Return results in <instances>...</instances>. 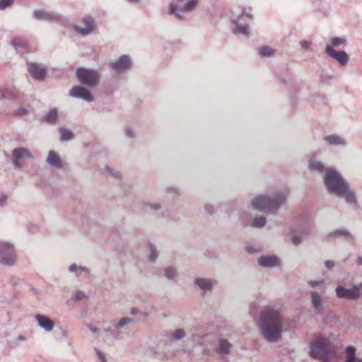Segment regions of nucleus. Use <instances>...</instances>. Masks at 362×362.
<instances>
[{
	"mask_svg": "<svg viewBox=\"0 0 362 362\" xmlns=\"http://www.w3.org/2000/svg\"><path fill=\"white\" fill-rule=\"evenodd\" d=\"M204 209L209 214H212L215 211L214 206L210 204H205Z\"/></svg>",
	"mask_w": 362,
	"mask_h": 362,
	"instance_id": "nucleus-49",
	"label": "nucleus"
},
{
	"mask_svg": "<svg viewBox=\"0 0 362 362\" xmlns=\"http://www.w3.org/2000/svg\"><path fill=\"white\" fill-rule=\"evenodd\" d=\"M130 313H131V314L132 315H136L138 313V309L136 308H133L131 309V312Z\"/></svg>",
	"mask_w": 362,
	"mask_h": 362,
	"instance_id": "nucleus-57",
	"label": "nucleus"
},
{
	"mask_svg": "<svg viewBox=\"0 0 362 362\" xmlns=\"http://www.w3.org/2000/svg\"><path fill=\"white\" fill-rule=\"evenodd\" d=\"M59 131L61 134L62 141H69L73 139L74 134L70 129H68L64 127H60L59 128Z\"/></svg>",
	"mask_w": 362,
	"mask_h": 362,
	"instance_id": "nucleus-31",
	"label": "nucleus"
},
{
	"mask_svg": "<svg viewBox=\"0 0 362 362\" xmlns=\"http://www.w3.org/2000/svg\"><path fill=\"white\" fill-rule=\"evenodd\" d=\"M259 54L262 57H271L275 54V49L269 46H264L259 49Z\"/></svg>",
	"mask_w": 362,
	"mask_h": 362,
	"instance_id": "nucleus-32",
	"label": "nucleus"
},
{
	"mask_svg": "<svg viewBox=\"0 0 362 362\" xmlns=\"http://www.w3.org/2000/svg\"><path fill=\"white\" fill-rule=\"evenodd\" d=\"M19 281H20L19 278L14 276H11L9 278V282L13 286L17 285L18 284Z\"/></svg>",
	"mask_w": 362,
	"mask_h": 362,
	"instance_id": "nucleus-50",
	"label": "nucleus"
},
{
	"mask_svg": "<svg viewBox=\"0 0 362 362\" xmlns=\"http://www.w3.org/2000/svg\"><path fill=\"white\" fill-rule=\"evenodd\" d=\"M308 165L310 170H315L317 173H325L326 170L324 164L315 158L310 159Z\"/></svg>",
	"mask_w": 362,
	"mask_h": 362,
	"instance_id": "nucleus-28",
	"label": "nucleus"
},
{
	"mask_svg": "<svg viewBox=\"0 0 362 362\" xmlns=\"http://www.w3.org/2000/svg\"><path fill=\"white\" fill-rule=\"evenodd\" d=\"M286 201V194L281 191L274 193L273 196L261 194L252 200L254 209L263 211L274 213Z\"/></svg>",
	"mask_w": 362,
	"mask_h": 362,
	"instance_id": "nucleus-3",
	"label": "nucleus"
},
{
	"mask_svg": "<svg viewBox=\"0 0 362 362\" xmlns=\"http://www.w3.org/2000/svg\"><path fill=\"white\" fill-rule=\"evenodd\" d=\"M46 161L52 168H61L62 167V161L59 154L54 151L49 152Z\"/></svg>",
	"mask_w": 362,
	"mask_h": 362,
	"instance_id": "nucleus-22",
	"label": "nucleus"
},
{
	"mask_svg": "<svg viewBox=\"0 0 362 362\" xmlns=\"http://www.w3.org/2000/svg\"><path fill=\"white\" fill-rule=\"evenodd\" d=\"M259 329L265 340L270 343L276 342L283 332V319L277 311L267 309L259 316Z\"/></svg>",
	"mask_w": 362,
	"mask_h": 362,
	"instance_id": "nucleus-2",
	"label": "nucleus"
},
{
	"mask_svg": "<svg viewBox=\"0 0 362 362\" xmlns=\"http://www.w3.org/2000/svg\"><path fill=\"white\" fill-rule=\"evenodd\" d=\"M125 136L131 139H134L136 137V134L134 129L130 126H126L124 127Z\"/></svg>",
	"mask_w": 362,
	"mask_h": 362,
	"instance_id": "nucleus-42",
	"label": "nucleus"
},
{
	"mask_svg": "<svg viewBox=\"0 0 362 362\" xmlns=\"http://www.w3.org/2000/svg\"><path fill=\"white\" fill-rule=\"evenodd\" d=\"M33 17L37 21H51L65 25L67 23V18L53 11H47L45 9H37L33 13Z\"/></svg>",
	"mask_w": 362,
	"mask_h": 362,
	"instance_id": "nucleus-9",
	"label": "nucleus"
},
{
	"mask_svg": "<svg viewBox=\"0 0 362 362\" xmlns=\"http://www.w3.org/2000/svg\"><path fill=\"white\" fill-rule=\"evenodd\" d=\"M26 339H27L26 337L22 334L18 335L17 337L18 341H26Z\"/></svg>",
	"mask_w": 362,
	"mask_h": 362,
	"instance_id": "nucleus-55",
	"label": "nucleus"
},
{
	"mask_svg": "<svg viewBox=\"0 0 362 362\" xmlns=\"http://www.w3.org/2000/svg\"><path fill=\"white\" fill-rule=\"evenodd\" d=\"M325 265L327 269H332L335 264L332 261L327 260L325 262Z\"/></svg>",
	"mask_w": 362,
	"mask_h": 362,
	"instance_id": "nucleus-52",
	"label": "nucleus"
},
{
	"mask_svg": "<svg viewBox=\"0 0 362 362\" xmlns=\"http://www.w3.org/2000/svg\"><path fill=\"white\" fill-rule=\"evenodd\" d=\"M291 242L294 245L297 246L302 243V240L300 236L293 233L291 238Z\"/></svg>",
	"mask_w": 362,
	"mask_h": 362,
	"instance_id": "nucleus-45",
	"label": "nucleus"
},
{
	"mask_svg": "<svg viewBox=\"0 0 362 362\" xmlns=\"http://www.w3.org/2000/svg\"><path fill=\"white\" fill-rule=\"evenodd\" d=\"M176 274L177 271L174 267H166L164 270V275L168 279H173L176 276Z\"/></svg>",
	"mask_w": 362,
	"mask_h": 362,
	"instance_id": "nucleus-38",
	"label": "nucleus"
},
{
	"mask_svg": "<svg viewBox=\"0 0 362 362\" xmlns=\"http://www.w3.org/2000/svg\"><path fill=\"white\" fill-rule=\"evenodd\" d=\"M267 223V219L264 216L255 217L252 219L251 226L253 228H263Z\"/></svg>",
	"mask_w": 362,
	"mask_h": 362,
	"instance_id": "nucleus-34",
	"label": "nucleus"
},
{
	"mask_svg": "<svg viewBox=\"0 0 362 362\" xmlns=\"http://www.w3.org/2000/svg\"><path fill=\"white\" fill-rule=\"evenodd\" d=\"M198 6V0H176L169 4L168 12L177 19H184L186 14L192 12Z\"/></svg>",
	"mask_w": 362,
	"mask_h": 362,
	"instance_id": "nucleus-4",
	"label": "nucleus"
},
{
	"mask_svg": "<svg viewBox=\"0 0 362 362\" xmlns=\"http://www.w3.org/2000/svg\"><path fill=\"white\" fill-rule=\"evenodd\" d=\"M28 111L25 108H19L16 111V115L18 116H23L28 115Z\"/></svg>",
	"mask_w": 362,
	"mask_h": 362,
	"instance_id": "nucleus-51",
	"label": "nucleus"
},
{
	"mask_svg": "<svg viewBox=\"0 0 362 362\" xmlns=\"http://www.w3.org/2000/svg\"><path fill=\"white\" fill-rule=\"evenodd\" d=\"M335 351V347L326 338H320L310 346L311 356L323 361L328 360L329 356Z\"/></svg>",
	"mask_w": 362,
	"mask_h": 362,
	"instance_id": "nucleus-7",
	"label": "nucleus"
},
{
	"mask_svg": "<svg viewBox=\"0 0 362 362\" xmlns=\"http://www.w3.org/2000/svg\"><path fill=\"white\" fill-rule=\"evenodd\" d=\"M162 205L159 202H145L144 204V209L146 211H158L160 210Z\"/></svg>",
	"mask_w": 362,
	"mask_h": 362,
	"instance_id": "nucleus-33",
	"label": "nucleus"
},
{
	"mask_svg": "<svg viewBox=\"0 0 362 362\" xmlns=\"http://www.w3.org/2000/svg\"><path fill=\"white\" fill-rule=\"evenodd\" d=\"M327 190L338 197L344 199L349 204H356V193L341 174L334 168H327L323 176Z\"/></svg>",
	"mask_w": 362,
	"mask_h": 362,
	"instance_id": "nucleus-1",
	"label": "nucleus"
},
{
	"mask_svg": "<svg viewBox=\"0 0 362 362\" xmlns=\"http://www.w3.org/2000/svg\"><path fill=\"white\" fill-rule=\"evenodd\" d=\"M300 47L302 50H307L310 48L311 45V42L308 40H302L300 43Z\"/></svg>",
	"mask_w": 362,
	"mask_h": 362,
	"instance_id": "nucleus-47",
	"label": "nucleus"
},
{
	"mask_svg": "<svg viewBox=\"0 0 362 362\" xmlns=\"http://www.w3.org/2000/svg\"><path fill=\"white\" fill-rule=\"evenodd\" d=\"M132 65L130 56L123 54L118 59L108 63V67L116 72L120 73L129 69Z\"/></svg>",
	"mask_w": 362,
	"mask_h": 362,
	"instance_id": "nucleus-11",
	"label": "nucleus"
},
{
	"mask_svg": "<svg viewBox=\"0 0 362 362\" xmlns=\"http://www.w3.org/2000/svg\"><path fill=\"white\" fill-rule=\"evenodd\" d=\"M216 281L212 279L198 277L194 279V284L202 290L203 294L206 291H211Z\"/></svg>",
	"mask_w": 362,
	"mask_h": 362,
	"instance_id": "nucleus-19",
	"label": "nucleus"
},
{
	"mask_svg": "<svg viewBox=\"0 0 362 362\" xmlns=\"http://www.w3.org/2000/svg\"><path fill=\"white\" fill-rule=\"evenodd\" d=\"M13 4V0H0V10H4Z\"/></svg>",
	"mask_w": 362,
	"mask_h": 362,
	"instance_id": "nucleus-43",
	"label": "nucleus"
},
{
	"mask_svg": "<svg viewBox=\"0 0 362 362\" xmlns=\"http://www.w3.org/2000/svg\"><path fill=\"white\" fill-rule=\"evenodd\" d=\"M246 250L249 253H255V252H257V250L255 247H254L253 246H247Z\"/></svg>",
	"mask_w": 362,
	"mask_h": 362,
	"instance_id": "nucleus-53",
	"label": "nucleus"
},
{
	"mask_svg": "<svg viewBox=\"0 0 362 362\" xmlns=\"http://www.w3.org/2000/svg\"><path fill=\"white\" fill-rule=\"evenodd\" d=\"M83 26L76 25L74 30L82 36L91 34L95 29L96 23L95 18L90 14L84 15L81 18Z\"/></svg>",
	"mask_w": 362,
	"mask_h": 362,
	"instance_id": "nucleus-10",
	"label": "nucleus"
},
{
	"mask_svg": "<svg viewBox=\"0 0 362 362\" xmlns=\"http://www.w3.org/2000/svg\"><path fill=\"white\" fill-rule=\"evenodd\" d=\"M58 118V110L57 108L50 109L46 114L43 115L44 121L49 123H54Z\"/></svg>",
	"mask_w": 362,
	"mask_h": 362,
	"instance_id": "nucleus-29",
	"label": "nucleus"
},
{
	"mask_svg": "<svg viewBox=\"0 0 362 362\" xmlns=\"http://www.w3.org/2000/svg\"><path fill=\"white\" fill-rule=\"evenodd\" d=\"M115 324L117 325V328H119V330L122 331L123 329H125L129 325L134 324V319L130 317H123Z\"/></svg>",
	"mask_w": 362,
	"mask_h": 362,
	"instance_id": "nucleus-30",
	"label": "nucleus"
},
{
	"mask_svg": "<svg viewBox=\"0 0 362 362\" xmlns=\"http://www.w3.org/2000/svg\"><path fill=\"white\" fill-rule=\"evenodd\" d=\"M218 352L222 355H228L231 352L232 344L226 339H221L218 341Z\"/></svg>",
	"mask_w": 362,
	"mask_h": 362,
	"instance_id": "nucleus-24",
	"label": "nucleus"
},
{
	"mask_svg": "<svg viewBox=\"0 0 362 362\" xmlns=\"http://www.w3.org/2000/svg\"><path fill=\"white\" fill-rule=\"evenodd\" d=\"M346 360L345 362H362V359L356 356V349L352 346L346 348Z\"/></svg>",
	"mask_w": 362,
	"mask_h": 362,
	"instance_id": "nucleus-26",
	"label": "nucleus"
},
{
	"mask_svg": "<svg viewBox=\"0 0 362 362\" xmlns=\"http://www.w3.org/2000/svg\"><path fill=\"white\" fill-rule=\"evenodd\" d=\"M148 248L149 250V259L151 262H155L158 255V251L157 250L156 246L151 243H149L148 245Z\"/></svg>",
	"mask_w": 362,
	"mask_h": 362,
	"instance_id": "nucleus-37",
	"label": "nucleus"
},
{
	"mask_svg": "<svg viewBox=\"0 0 362 362\" xmlns=\"http://www.w3.org/2000/svg\"><path fill=\"white\" fill-rule=\"evenodd\" d=\"M18 262V253L15 243L12 241L0 240V264L13 267Z\"/></svg>",
	"mask_w": 362,
	"mask_h": 362,
	"instance_id": "nucleus-8",
	"label": "nucleus"
},
{
	"mask_svg": "<svg viewBox=\"0 0 362 362\" xmlns=\"http://www.w3.org/2000/svg\"><path fill=\"white\" fill-rule=\"evenodd\" d=\"M86 298V295L83 291H75L72 294V299L75 301H80Z\"/></svg>",
	"mask_w": 362,
	"mask_h": 362,
	"instance_id": "nucleus-39",
	"label": "nucleus"
},
{
	"mask_svg": "<svg viewBox=\"0 0 362 362\" xmlns=\"http://www.w3.org/2000/svg\"><path fill=\"white\" fill-rule=\"evenodd\" d=\"M344 42H345V40L344 39L340 38V37H333L332 39V45L334 47H337L340 44H343Z\"/></svg>",
	"mask_w": 362,
	"mask_h": 362,
	"instance_id": "nucleus-44",
	"label": "nucleus"
},
{
	"mask_svg": "<svg viewBox=\"0 0 362 362\" xmlns=\"http://www.w3.org/2000/svg\"><path fill=\"white\" fill-rule=\"evenodd\" d=\"M34 156L30 151L29 149L26 148H16L13 151V163L15 168H20L23 165L22 160L23 158H30L33 159Z\"/></svg>",
	"mask_w": 362,
	"mask_h": 362,
	"instance_id": "nucleus-12",
	"label": "nucleus"
},
{
	"mask_svg": "<svg viewBox=\"0 0 362 362\" xmlns=\"http://www.w3.org/2000/svg\"><path fill=\"white\" fill-rule=\"evenodd\" d=\"M7 197L6 195L0 196V206H3L4 203L6 202Z\"/></svg>",
	"mask_w": 362,
	"mask_h": 362,
	"instance_id": "nucleus-54",
	"label": "nucleus"
},
{
	"mask_svg": "<svg viewBox=\"0 0 362 362\" xmlns=\"http://www.w3.org/2000/svg\"><path fill=\"white\" fill-rule=\"evenodd\" d=\"M185 337V332H184V330H182L181 329H177L176 330H175L173 332V334L171 335V338L173 339H175V340L182 339Z\"/></svg>",
	"mask_w": 362,
	"mask_h": 362,
	"instance_id": "nucleus-40",
	"label": "nucleus"
},
{
	"mask_svg": "<svg viewBox=\"0 0 362 362\" xmlns=\"http://www.w3.org/2000/svg\"><path fill=\"white\" fill-rule=\"evenodd\" d=\"M329 236L333 238H343L346 240L353 239V235L345 228H339L329 233Z\"/></svg>",
	"mask_w": 362,
	"mask_h": 362,
	"instance_id": "nucleus-23",
	"label": "nucleus"
},
{
	"mask_svg": "<svg viewBox=\"0 0 362 362\" xmlns=\"http://www.w3.org/2000/svg\"><path fill=\"white\" fill-rule=\"evenodd\" d=\"M335 291L339 298L356 300L359 298V288L357 287L346 288L341 286H338Z\"/></svg>",
	"mask_w": 362,
	"mask_h": 362,
	"instance_id": "nucleus-13",
	"label": "nucleus"
},
{
	"mask_svg": "<svg viewBox=\"0 0 362 362\" xmlns=\"http://www.w3.org/2000/svg\"><path fill=\"white\" fill-rule=\"evenodd\" d=\"M257 261L259 266L267 269L278 267L281 264L279 257L274 255L260 256Z\"/></svg>",
	"mask_w": 362,
	"mask_h": 362,
	"instance_id": "nucleus-15",
	"label": "nucleus"
},
{
	"mask_svg": "<svg viewBox=\"0 0 362 362\" xmlns=\"http://www.w3.org/2000/svg\"><path fill=\"white\" fill-rule=\"evenodd\" d=\"M232 22L235 24L233 31L235 34H241L248 35L250 34V28L248 25L242 23V20L248 18L252 20L254 16L251 13L246 12L245 8L233 7L230 10V16Z\"/></svg>",
	"mask_w": 362,
	"mask_h": 362,
	"instance_id": "nucleus-5",
	"label": "nucleus"
},
{
	"mask_svg": "<svg viewBox=\"0 0 362 362\" xmlns=\"http://www.w3.org/2000/svg\"><path fill=\"white\" fill-rule=\"evenodd\" d=\"M19 92L16 88L0 90V99H16Z\"/></svg>",
	"mask_w": 362,
	"mask_h": 362,
	"instance_id": "nucleus-27",
	"label": "nucleus"
},
{
	"mask_svg": "<svg viewBox=\"0 0 362 362\" xmlns=\"http://www.w3.org/2000/svg\"><path fill=\"white\" fill-rule=\"evenodd\" d=\"M35 319L37 323V325L43 329L45 332H50L53 330L54 322L47 316L42 314H37L35 315Z\"/></svg>",
	"mask_w": 362,
	"mask_h": 362,
	"instance_id": "nucleus-17",
	"label": "nucleus"
},
{
	"mask_svg": "<svg viewBox=\"0 0 362 362\" xmlns=\"http://www.w3.org/2000/svg\"><path fill=\"white\" fill-rule=\"evenodd\" d=\"M325 140L332 146H344L346 144L345 141L336 134L327 136L325 137Z\"/></svg>",
	"mask_w": 362,
	"mask_h": 362,
	"instance_id": "nucleus-25",
	"label": "nucleus"
},
{
	"mask_svg": "<svg viewBox=\"0 0 362 362\" xmlns=\"http://www.w3.org/2000/svg\"><path fill=\"white\" fill-rule=\"evenodd\" d=\"M308 285L312 287V288H315L316 286H321L324 284V281L323 280H318V281H315V280H310L308 282Z\"/></svg>",
	"mask_w": 362,
	"mask_h": 362,
	"instance_id": "nucleus-46",
	"label": "nucleus"
},
{
	"mask_svg": "<svg viewBox=\"0 0 362 362\" xmlns=\"http://www.w3.org/2000/svg\"><path fill=\"white\" fill-rule=\"evenodd\" d=\"M28 70L29 73L38 81L43 80L47 74L46 69L44 66H40L37 64L29 63L28 64Z\"/></svg>",
	"mask_w": 362,
	"mask_h": 362,
	"instance_id": "nucleus-18",
	"label": "nucleus"
},
{
	"mask_svg": "<svg viewBox=\"0 0 362 362\" xmlns=\"http://www.w3.org/2000/svg\"><path fill=\"white\" fill-rule=\"evenodd\" d=\"M105 337L107 339H122L123 338V332L117 328V325L114 324L112 327L104 330Z\"/></svg>",
	"mask_w": 362,
	"mask_h": 362,
	"instance_id": "nucleus-21",
	"label": "nucleus"
},
{
	"mask_svg": "<svg viewBox=\"0 0 362 362\" xmlns=\"http://www.w3.org/2000/svg\"><path fill=\"white\" fill-rule=\"evenodd\" d=\"M88 329H89V330H90V332H93V333H98V332H99V331H100L98 328H96V327H90V326H89V327H88Z\"/></svg>",
	"mask_w": 362,
	"mask_h": 362,
	"instance_id": "nucleus-56",
	"label": "nucleus"
},
{
	"mask_svg": "<svg viewBox=\"0 0 362 362\" xmlns=\"http://www.w3.org/2000/svg\"><path fill=\"white\" fill-rule=\"evenodd\" d=\"M310 302L315 310L320 313L324 309L322 296L315 291L310 292Z\"/></svg>",
	"mask_w": 362,
	"mask_h": 362,
	"instance_id": "nucleus-20",
	"label": "nucleus"
},
{
	"mask_svg": "<svg viewBox=\"0 0 362 362\" xmlns=\"http://www.w3.org/2000/svg\"><path fill=\"white\" fill-rule=\"evenodd\" d=\"M356 263L358 265H362V257L359 256L356 259Z\"/></svg>",
	"mask_w": 362,
	"mask_h": 362,
	"instance_id": "nucleus-58",
	"label": "nucleus"
},
{
	"mask_svg": "<svg viewBox=\"0 0 362 362\" xmlns=\"http://www.w3.org/2000/svg\"><path fill=\"white\" fill-rule=\"evenodd\" d=\"M69 95L70 96L78 98V99H82L86 102H93V97L90 92L84 86H74L70 90H69Z\"/></svg>",
	"mask_w": 362,
	"mask_h": 362,
	"instance_id": "nucleus-14",
	"label": "nucleus"
},
{
	"mask_svg": "<svg viewBox=\"0 0 362 362\" xmlns=\"http://www.w3.org/2000/svg\"><path fill=\"white\" fill-rule=\"evenodd\" d=\"M95 352H96V354H97V356H98V359L101 362H106L105 356V354L101 351H100L99 349H95Z\"/></svg>",
	"mask_w": 362,
	"mask_h": 362,
	"instance_id": "nucleus-48",
	"label": "nucleus"
},
{
	"mask_svg": "<svg viewBox=\"0 0 362 362\" xmlns=\"http://www.w3.org/2000/svg\"><path fill=\"white\" fill-rule=\"evenodd\" d=\"M12 45L16 49L25 48L28 45L27 40L23 37H17L12 41Z\"/></svg>",
	"mask_w": 362,
	"mask_h": 362,
	"instance_id": "nucleus-35",
	"label": "nucleus"
},
{
	"mask_svg": "<svg viewBox=\"0 0 362 362\" xmlns=\"http://www.w3.org/2000/svg\"><path fill=\"white\" fill-rule=\"evenodd\" d=\"M325 52L329 57L336 60L341 66H345L349 61V56L344 51H336L330 45L326 46Z\"/></svg>",
	"mask_w": 362,
	"mask_h": 362,
	"instance_id": "nucleus-16",
	"label": "nucleus"
},
{
	"mask_svg": "<svg viewBox=\"0 0 362 362\" xmlns=\"http://www.w3.org/2000/svg\"><path fill=\"white\" fill-rule=\"evenodd\" d=\"M126 1L131 4H136L140 1V0H126Z\"/></svg>",
	"mask_w": 362,
	"mask_h": 362,
	"instance_id": "nucleus-59",
	"label": "nucleus"
},
{
	"mask_svg": "<svg viewBox=\"0 0 362 362\" xmlns=\"http://www.w3.org/2000/svg\"><path fill=\"white\" fill-rule=\"evenodd\" d=\"M105 171L114 178L119 179L121 177V173L119 171L112 169L110 166H106L105 168Z\"/></svg>",
	"mask_w": 362,
	"mask_h": 362,
	"instance_id": "nucleus-41",
	"label": "nucleus"
},
{
	"mask_svg": "<svg viewBox=\"0 0 362 362\" xmlns=\"http://www.w3.org/2000/svg\"><path fill=\"white\" fill-rule=\"evenodd\" d=\"M76 76L78 81L86 87L94 88L100 83L99 69L78 66L76 69Z\"/></svg>",
	"mask_w": 362,
	"mask_h": 362,
	"instance_id": "nucleus-6",
	"label": "nucleus"
},
{
	"mask_svg": "<svg viewBox=\"0 0 362 362\" xmlns=\"http://www.w3.org/2000/svg\"><path fill=\"white\" fill-rule=\"evenodd\" d=\"M69 271L78 275L81 272L88 273V268L82 266H78L76 264H72L69 267Z\"/></svg>",
	"mask_w": 362,
	"mask_h": 362,
	"instance_id": "nucleus-36",
	"label": "nucleus"
}]
</instances>
